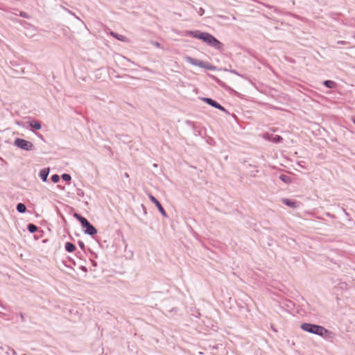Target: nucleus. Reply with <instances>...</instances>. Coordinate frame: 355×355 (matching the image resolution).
<instances>
[{
  "mask_svg": "<svg viewBox=\"0 0 355 355\" xmlns=\"http://www.w3.org/2000/svg\"><path fill=\"white\" fill-rule=\"evenodd\" d=\"M78 245L79 247L82 249V250H84L85 249V244L83 241H78Z\"/></svg>",
  "mask_w": 355,
  "mask_h": 355,
  "instance_id": "b1692460",
  "label": "nucleus"
},
{
  "mask_svg": "<svg viewBox=\"0 0 355 355\" xmlns=\"http://www.w3.org/2000/svg\"><path fill=\"white\" fill-rule=\"evenodd\" d=\"M279 179L286 184H290L291 182V178L284 174H282L279 175Z\"/></svg>",
  "mask_w": 355,
  "mask_h": 355,
  "instance_id": "f3484780",
  "label": "nucleus"
},
{
  "mask_svg": "<svg viewBox=\"0 0 355 355\" xmlns=\"http://www.w3.org/2000/svg\"><path fill=\"white\" fill-rule=\"evenodd\" d=\"M81 226L83 228V231L85 234L93 236L97 233V230L89 222L87 219L83 221Z\"/></svg>",
  "mask_w": 355,
  "mask_h": 355,
  "instance_id": "39448f33",
  "label": "nucleus"
},
{
  "mask_svg": "<svg viewBox=\"0 0 355 355\" xmlns=\"http://www.w3.org/2000/svg\"><path fill=\"white\" fill-rule=\"evenodd\" d=\"M148 197H149L150 201L155 205V206L157 207V208L158 209L159 212L162 214V215L163 216L167 218L168 216H167L166 212L165 211V210H164V207H162V204L157 200V199L155 196L151 195V194H150L148 196Z\"/></svg>",
  "mask_w": 355,
  "mask_h": 355,
  "instance_id": "6e6552de",
  "label": "nucleus"
},
{
  "mask_svg": "<svg viewBox=\"0 0 355 355\" xmlns=\"http://www.w3.org/2000/svg\"><path fill=\"white\" fill-rule=\"evenodd\" d=\"M64 10H65L66 11H67L69 13H70L71 15L76 16V15H75V14H74L73 12H72L71 11L69 10L68 9L64 8Z\"/></svg>",
  "mask_w": 355,
  "mask_h": 355,
  "instance_id": "c756f323",
  "label": "nucleus"
},
{
  "mask_svg": "<svg viewBox=\"0 0 355 355\" xmlns=\"http://www.w3.org/2000/svg\"><path fill=\"white\" fill-rule=\"evenodd\" d=\"M17 211L20 214H24L26 211V207L24 203L19 202L16 206Z\"/></svg>",
  "mask_w": 355,
  "mask_h": 355,
  "instance_id": "4468645a",
  "label": "nucleus"
},
{
  "mask_svg": "<svg viewBox=\"0 0 355 355\" xmlns=\"http://www.w3.org/2000/svg\"><path fill=\"white\" fill-rule=\"evenodd\" d=\"M184 60L187 62H188L193 66H198L199 67L204 68V69H209V70L215 69V67L214 66H212L211 64H209V62L195 59L189 55H186L184 57Z\"/></svg>",
  "mask_w": 355,
  "mask_h": 355,
  "instance_id": "f03ea898",
  "label": "nucleus"
},
{
  "mask_svg": "<svg viewBox=\"0 0 355 355\" xmlns=\"http://www.w3.org/2000/svg\"><path fill=\"white\" fill-rule=\"evenodd\" d=\"M206 44L216 50L221 51L223 49V44L212 35L209 37Z\"/></svg>",
  "mask_w": 355,
  "mask_h": 355,
  "instance_id": "0eeeda50",
  "label": "nucleus"
},
{
  "mask_svg": "<svg viewBox=\"0 0 355 355\" xmlns=\"http://www.w3.org/2000/svg\"><path fill=\"white\" fill-rule=\"evenodd\" d=\"M202 101L208 104L209 105L221 110L222 112L227 114H229V112L223 106H222L220 104H219L218 102H216V101L211 98L204 97L202 98Z\"/></svg>",
  "mask_w": 355,
  "mask_h": 355,
  "instance_id": "423d86ee",
  "label": "nucleus"
},
{
  "mask_svg": "<svg viewBox=\"0 0 355 355\" xmlns=\"http://www.w3.org/2000/svg\"><path fill=\"white\" fill-rule=\"evenodd\" d=\"M76 194H77V196H78L80 197H83L84 196V191L81 189H77Z\"/></svg>",
  "mask_w": 355,
  "mask_h": 355,
  "instance_id": "4be33fe9",
  "label": "nucleus"
},
{
  "mask_svg": "<svg viewBox=\"0 0 355 355\" xmlns=\"http://www.w3.org/2000/svg\"><path fill=\"white\" fill-rule=\"evenodd\" d=\"M29 125L32 128L37 130H40L42 128L41 123L39 121H35V120L30 121Z\"/></svg>",
  "mask_w": 355,
  "mask_h": 355,
  "instance_id": "f8f14e48",
  "label": "nucleus"
},
{
  "mask_svg": "<svg viewBox=\"0 0 355 355\" xmlns=\"http://www.w3.org/2000/svg\"><path fill=\"white\" fill-rule=\"evenodd\" d=\"M153 44L157 47H160V44L158 42H153Z\"/></svg>",
  "mask_w": 355,
  "mask_h": 355,
  "instance_id": "bb28decb",
  "label": "nucleus"
},
{
  "mask_svg": "<svg viewBox=\"0 0 355 355\" xmlns=\"http://www.w3.org/2000/svg\"><path fill=\"white\" fill-rule=\"evenodd\" d=\"M20 318H21V321L24 322V316L23 313H20Z\"/></svg>",
  "mask_w": 355,
  "mask_h": 355,
  "instance_id": "7c9ffc66",
  "label": "nucleus"
},
{
  "mask_svg": "<svg viewBox=\"0 0 355 355\" xmlns=\"http://www.w3.org/2000/svg\"><path fill=\"white\" fill-rule=\"evenodd\" d=\"M111 35L114 37L116 38L118 40H119L121 42H127L128 41L127 37L125 36H124V35H119V34L114 33V32H112Z\"/></svg>",
  "mask_w": 355,
  "mask_h": 355,
  "instance_id": "2eb2a0df",
  "label": "nucleus"
},
{
  "mask_svg": "<svg viewBox=\"0 0 355 355\" xmlns=\"http://www.w3.org/2000/svg\"><path fill=\"white\" fill-rule=\"evenodd\" d=\"M61 178L65 181V182H70L71 180V177L69 174L68 173H63L62 175H61Z\"/></svg>",
  "mask_w": 355,
  "mask_h": 355,
  "instance_id": "aec40b11",
  "label": "nucleus"
},
{
  "mask_svg": "<svg viewBox=\"0 0 355 355\" xmlns=\"http://www.w3.org/2000/svg\"><path fill=\"white\" fill-rule=\"evenodd\" d=\"M300 328L306 332L318 335L325 338L333 337V333L331 331L318 324L304 322L301 324Z\"/></svg>",
  "mask_w": 355,
  "mask_h": 355,
  "instance_id": "f257e3e1",
  "label": "nucleus"
},
{
  "mask_svg": "<svg viewBox=\"0 0 355 355\" xmlns=\"http://www.w3.org/2000/svg\"><path fill=\"white\" fill-rule=\"evenodd\" d=\"M282 202L288 206V207H292V208H295L297 207V202H295V201H293L290 199H288V198H283L282 199Z\"/></svg>",
  "mask_w": 355,
  "mask_h": 355,
  "instance_id": "9b49d317",
  "label": "nucleus"
},
{
  "mask_svg": "<svg viewBox=\"0 0 355 355\" xmlns=\"http://www.w3.org/2000/svg\"><path fill=\"white\" fill-rule=\"evenodd\" d=\"M264 138L268 139V140L276 144L280 143L282 141V137L279 135H269L268 134H266L264 136Z\"/></svg>",
  "mask_w": 355,
  "mask_h": 355,
  "instance_id": "9d476101",
  "label": "nucleus"
},
{
  "mask_svg": "<svg viewBox=\"0 0 355 355\" xmlns=\"http://www.w3.org/2000/svg\"><path fill=\"white\" fill-rule=\"evenodd\" d=\"M51 180L53 183H57L60 180V176L58 174H54L51 175Z\"/></svg>",
  "mask_w": 355,
  "mask_h": 355,
  "instance_id": "412c9836",
  "label": "nucleus"
},
{
  "mask_svg": "<svg viewBox=\"0 0 355 355\" xmlns=\"http://www.w3.org/2000/svg\"><path fill=\"white\" fill-rule=\"evenodd\" d=\"M64 249L68 252H73L76 250V246L71 242H67L64 245Z\"/></svg>",
  "mask_w": 355,
  "mask_h": 355,
  "instance_id": "ddd939ff",
  "label": "nucleus"
},
{
  "mask_svg": "<svg viewBox=\"0 0 355 355\" xmlns=\"http://www.w3.org/2000/svg\"><path fill=\"white\" fill-rule=\"evenodd\" d=\"M49 173H50L49 167L44 168L40 171L39 177L41 178L42 182H45L47 181V178H48V175H49Z\"/></svg>",
  "mask_w": 355,
  "mask_h": 355,
  "instance_id": "1a4fd4ad",
  "label": "nucleus"
},
{
  "mask_svg": "<svg viewBox=\"0 0 355 355\" xmlns=\"http://www.w3.org/2000/svg\"><path fill=\"white\" fill-rule=\"evenodd\" d=\"M200 15H202L204 13V10L202 8H200V10L198 11Z\"/></svg>",
  "mask_w": 355,
  "mask_h": 355,
  "instance_id": "cd10ccee",
  "label": "nucleus"
},
{
  "mask_svg": "<svg viewBox=\"0 0 355 355\" xmlns=\"http://www.w3.org/2000/svg\"><path fill=\"white\" fill-rule=\"evenodd\" d=\"M336 43H337V44H348L347 42L343 41V40L338 41Z\"/></svg>",
  "mask_w": 355,
  "mask_h": 355,
  "instance_id": "393cba45",
  "label": "nucleus"
},
{
  "mask_svg": "<svg viewBox=\"0 0 355 355\" xmlns=\"http://www.w3.org/2000/svg\"><path fill=\"white\" fill-rule=\"evenodd\" d=\"M73 216L80 222V224H82L83 221H85L87 219L86 218L82 216L81 215L77 213H75L73 214Z\"/></svg>",
  "mask_w": 355,
  "mask_h": 355,
  "instance_id": "6ab92c4d",
  "label": "nucleus"
},
{
  "mask_svg": "<svg viewBox=\"0 0 355 355\" xmlns=\"http://www.w3.org/2000/svg\"><path fill=\"white\" fill-rule=\"evenodd\" d=\"M27 230L31 233H35V232L37 231L38 227L35 225H34L33 223H29L27 225Z\"/></svg>",
  "mask_w": 355,
  "mask_h": 355,
  "instance_id": "a211bd4d",
  "label": "nucleus"
},
{
  "mask_svg": "<svg viewBox=\"0 0 355 355\" xmlns=\"http://www.w3.org/2000/svg\"><path fill=\"white\" fill-rule=\"evenodd\" d=\"M323 85L329 89H332L336 86V83L333 80H327L323 82Z\"/></svg>",
  "mask_w": 355,
  "mask_h": 355,
  "instance_id": "dca6fc26",
  "label": "nucleus"
},
{
  "mask_svg": "<svg viewBox=\"0 0 355 355\" xmlns=\"http://www.w3.org/2000/svg\"><path fill=\"white\" fill-rule=\"evenodd\" d=\"M342 211H343V212L344 213V214H345L347 218H348V217H349V213H347V211H346L345 209L342 208Z\"/></svg>",
  "mask_w": 355,
  "mask_h": 355,
  "instance_id": "a878e982",
  "label": "nucleus"
},
{
  "mask_svg": "<svg viewBox=\"0 0 355 355\" xmlns=\"http://www.w3.org/2000/svg\"><path fill=\"white\" fill-rule=\"evenodd\" d=\"M14 145L17 148L26 151H31L34 149L33 143L21 138L15 139L14 141Z\"/></svg>",
  "mask_w": 355,
  "mask_h": 355,
  "instance_id": "7ed1b4c3",
  "label": "nucleus"
},
{
  "mask_svg": "<svg viewBox=\"0 0 355 355\" xmlns=\"http://www.w3.org/2000/svg\"><path fill=\"white\" fill-rule=\"evenodd\" d=\"M23 355H26V354H23Z\"/></svg>",
  "mask_w": 355,
  "mask_h": 355,
  "instance_id": "72a5a7b5",
  "label": "nucleus"
},
{
  "mask_svg": "<svg viewBox=\"0 0 355 355\" xmlns=\"http://www.w3.org/2000/svg\"><path fill=\"white\" fill-rule=\"evenodd\" d=\"M92 265H93L94 266H96V263L95 261H92Z\"/></svg>",
  "mask_w": 355,
  "mask_h": 355,
  "instance_id": "2f4dec72",
  "label": "nucleus"
},
{
  "mask_svg": "<svg viewBox=\"0 0 355 355\" xmlns=\"http://www.w3.org/2000/svg\"><path fill=\"white\" fill-rule=\"evenodd\" d=\"M230 72H231V73H234V74L239 75V73H238L236 72V70H234V69H232V70H230Z\"/></svg>",
  "mask_w": 355,
  "mask_h": 355,
  "instance_id": "c85d7f7f",
  "label": "nucleus"
},
{
  "mask_svg": "<svg viewBox=\"0 0 355 355\" xmlns=\"http://www.w3.org/2000/svg\"><path fill=\"white\" fill-rule=\"evenodd\" d=\"M19 16L21 17H24V18H26V19L29 17V15L24 11H21L19 12Z\"/></svg>",
  "mask_w": 355,
  "mask_h": 355,
  "instance_id": "5701e85b",
  "label": "nucleus"
},
{
  "mask_svg": "<svg viewBox=\"0 0 355 355\" xmlns=\"http://www.w3.org/2000/svg\"><path fill=\"white\" fill-rule=\"evenodd\" d=\"M125 177H128V175L125 173Z\"/></svg>",
  "mask_w": 355,
  "mask_h": 355,
  "instance_id": "473e14b6",
  "label": "nucleus"
},
{
  "mask_svg": "<svg viewBox=\"0 0 355 355\" xmlns=\"http://www.w3.org/2000/svg\"><path fill=\"white\" fill-rule=\"evenodd\" d=\"M211 34L207 33V32H202L200 31H188L186 33V35L192 37L193 38L199 39L203 41L205 43L207 42L209 37L211 36Z\"/></svg>",
  "mask_w": 355,
  "mask_h": 355,
  "instance_id": "20e7f679",
  "label": "nucleus"
}]
</instances>
